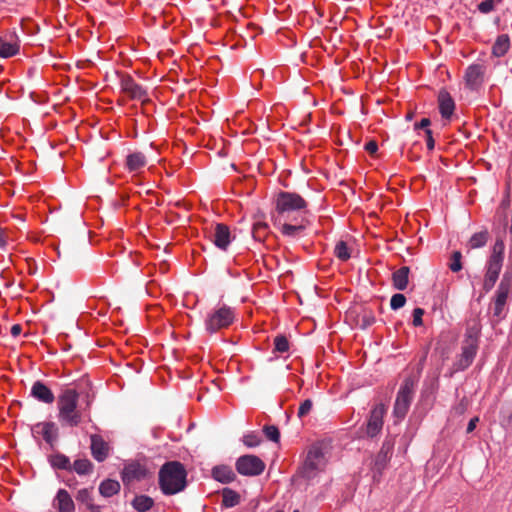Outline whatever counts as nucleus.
Instances as JSON below:
<instances>
[{"mask_svg":"<svg viewBox=\"0 0 512 512\" xmlns=\"http://www.w3.org/2000/svg\"><path fill=\"white\" fill-rule=\"evenodd\" d=\"M186 470L177 461L165 463L159 471V486L163 494L174 495L186 487Z\"/></svg>","mask_w":512,"mask_h":512,"instance_id":"1","label":"nucleus"},{"mask_svg":"<svg viewBox=\"0 0 512 512\" xmlns=\"http://www.w3.org/2000/svg\"><path fill=\"white\" fill-rule=\"evenodd\" d=\"M307 202L297 193L280 192L275 200V221L290 220L293 217H305Z\"/></svg>","mask_w":512,"mask_h":512,"instance_id":"2","label":"nucleus"},{"mask_svg":"<svg viewBox=\"0 0 512 512\" xmlns=\"http://www.w3.org/2000/svg\"><path fill=\"white\" fill-rule=\"evenodd\" d=\"M78 393L68 389L63 392L58 401L59 420L69 426H77L81 422V412L77 407Z\"/></svg>","mask_w":512,"mask_h":512,"instance_id":"3","label":"nucleus"},{"mask_svg":"<svg viewBox=\"0 0 512 512\" xmlns=\"http://www.w3.org/2000/svg\"><path fill=\"white\" fill-rule=\"evenodd\" d=\"M235 320V311L233 308L222 305L211 311L205 320L206 330L215 333L219 330L228 328Z\"/></svg>","mask_w":512,"mask_h":512,"instance_id":"4","label":"nucleus"},{"mask_svg":"<svg viewBox=\"0 0 512 512\" xmlns=\"http://www.w3.org/2000/svg\"><path fill=\"white\" fill-rule=\"evenodd\" d=\"M327 464V456L324 449L318 445H312L301 468V473L306 478H313L322 471Z\"/></svg>","mask_w":512,"mask_h":512,"instance_id":"5","label":"nucleus"},{"mask_svg":"<svg viewBox=\"0 0 512 512\" xmlns=\"http://www.w3.org/2000/svg\"><path fill=\"white\" fill-rule=\"evenodd\" d=\"M511 292L512 280L507 275H504L503 279L501 280L497 288L493 302L490 306L493 322L498 323L505 317V306L507 304V300Z\"/></svg>","mask_w":512,"mask_h":512,"instance_id":"6","label":"nucleus"},{"mask_svg":"<svg viewBox=\"0 0 512 512\" xmlns=\"http://www.w3.org/2000/svg\"><path fill=\"white\" fill-rule=\"evenodd\" d=\"M415 384L416 380L413 377H408L400 387L394 405V414L399 419L404 418L408 412L413 398Z\"/></svg>","mask_w":512,"mask_h":512,"instance_id":"7","label":"nucleus"},{"mask_svg":"<svg viewBox=\"0 0 512 512\" xmlns=\"http://www.w3.org/2000/svg\"><path fill=\"white\" fill-rule=\"evenodd\" d=\"M121 92L131 100L145 102L148 100L147 91L138 84L130 75L123 74L120 77Z\"/></svg>","mask_w":512,"mask_h":512,"instance_id":"8","label":"nucleus"},{"mask_svg":"<svg viewBox=\"0 0 512 512\" xmlns=\"http://www.w3.org/2000/svg\"><path fill=\"white\" fill-rule=\"evenodd\" d=\"M265 468L264 462L254 455H244L236 462L237 471L246 476L260 475Z\"/></svg>","mask_w":512,"mask_h":512,"instance_id":"9","label":"nucleus"},{"mask_svg":"<svg viewBox=\"0 0 512 512\" xmlns=\"http://www.w3.org/2000/svg\"><path fill=\"white\" fill-rule=\"evenodd\" d=\"M274 225L280 228L284 236L295 237L305 229V217H293L283 221L274 220Z\"/></svg>","mask_w":512,"mask_h":512,"instance_id":"10","label":"nucleus"},{"mask_svg":"<svg viewBox=\"0 0 512 512\" xmlns=\"http://www.w3.org/2000/svg\"><path fill=\"white\" fill-rule=\"evenodd\" d=\"M20 41L15 33H7L0 36V57L10 58L18 54Z\"/></svg>","mask_w":512,"mask_h":512,"instance_id":"11","label":"nucleus"},{"mask_svg":"<svg viewBox=\"0 0 512 512\" xmlns=\"http://www.w3.org/2000/svg\"><path fill=\"white\" fill-rule=\"evenodd\" d=\"M502 266V260L488 258L486 263V273L483 281V289L486 292L490 291L494 287L496 281L498 280Z\"/></svg>","mask_w":512,"mask_h":512,"instance_id":"12","label":"nucleus"},{"mask_svg":"<svg viewBox=\"0 0 512 512\" xmlns=\"http://www.w3.org/2000/svg\"><path fill=\"white\" fill-rule=\"evenodd\" d=\"M385 413L386 408L383 404H378L372 409L366 431L369 437H374L381 431Z\"/></svg>","mask_w":512,"mask_h":512,"instance_id":"13","label":"nucleus"},{"mask_svg":"<svg viewBox=\"0 0 512 512\" xmlns=\"http://www.w3.org/2000/svg\"><path fill=\"white\" fill-rule=\"evenodd\" d=\"M121 474L123 482L130 484L144 479L147 476V469L138 462H131L125 465Z\"/></svg>","mask_w":512,"mask_h":512,"instance_id":"14","label":"nucleus"},{"mask_svg":"<svg viewBox=\"0 0 512 512\" xmlns=\"http://www.w3.org/2000/svg\"><path fill=\"white\" fill-rule=\"evenodd\" d=\"M485 68L480 64L470 65L465 73L466 86L471 90L478 89L484 80Z\"/></svg>","mask_w":512,"mask_h":512,"instance_id":"15","label":"nucleus"},{"mask_svg":"<svg viewBox=\"0 0 512 512\" xmlns=\"http://www.w3.org/2000/svg\"><path fill=\"white\" fill-rule=\"evenodd\" d=\"M147 165V158L142 152H132L126 156L125 168L129 173L140 175Z\"/></svg>","mask_w":512,"mask_h":512,"instance_id":"16","label":"nucleus"},{"mask_svg":"<svg viewBox=\"0 0 512 512\" xmlns=\"http://www.w3.org/2000/svg\"><path fill=\"white\" fill-rule=\"evenodd\" d=\"M438 108L443 119H451L455 110V102L450 93L445 89L439 91Z\"/></svg>","mask_w":512,"mask_h":512,"instance_id":"17","label":"nucleus"},{"mask_svg":"<svg viewBox=\"0 0 512 512\" xmlns=\"http://www.w3.org/2000/svg\"><path fill=\"white\" fill-rule=\"evenodd\" d=\"M91 453L95 460L103 462L109 455V444L99 435H91Z\"/></svg>","mask_w":512,"mask_h":512,"instance_id":"18","label":"nucleus"},{"mask_svg":"<svg viewBox=\"0 0 512 512\" xmlns=\"http://www.w3.org/2000/svg\"><path fill=\"white\" fill-rule=\"evenodd\" d=\"M210 237L212 242L221 250H226L231 242L230 230L224 224H217Z\"/></svg>","mask_w":512,"mask_h":512,"instance_id":"19","label":"nucleus"},{"mask_svg":"<svg viewBox=\"0 0 512 512\" xmlns=\"http://www.w3.org/2000/svg\"><path fill=\"white\" fill-rule=\"evenodd\" d=\"M32 432L41 436L47 443H52L57 437V427L53 422H42L34 425Z\"/></svg>","mask_w":512,"mask_h":512,"instance_id":"20","label":"nucleus"},{"mask_svg":"<svg viewBox=\"0 0 512 512\" xmlns=\"http://www.w3.org/2000/svg\"><path fill=\"white\" fill-rule=\"evenodd\" d=\"M53 506L59 512H74L75 511L74 501L72 500L69 493L64 489H60L57 492V495L55 496V498L53 500Z\"/></svg>","mask_w":512,"mask_h":512,"instance_id":"21","label":"nucleus"},{"mask_svg":"<svg viewBox=\"0 0 512 512\" xmlns=\"http://www.w3.org/2000/svg\"><path fill=\"white\" fill-rule=\"evenodd\" d=\"M31 394L38 399L39 401H42L44 403H52L54 401V395L52 391L43 383L36 382L32 386Z\"/></svg>","mask_w":512,"mask_h":512,"instance_id":"22","label":"nucleus"},{"mask_svg":"<svg viewBox=\"0 0 512 512\" xmlns=\"http://www.w3.org/2000/svg\"><path fill=\"white\" fill-rule=\"evenodd\" d=\"M409 268L403 266L396 270L392 275V282L394 288L397 290H405L408 286Z\"/></svg>","mask_w":512,"mask_h":512,"instance_id":"23","label":"nucleus"},{"mask_svg":"<svg viewBox=\"0 0 512 512\" xmlns=\"http://www.w3.org/2000/svg\"><path fill=\"white\" fill-rule=\"evenodd\" d=\"M510 48V39L506 34L499 35L492 47V54L496 57L504 56Z\"/></svg>","mask_w":512,"mask_h":512,"instance_id":"24","label":"nucleus"},{"mask_svg":"<svg viewBox=\"0 0 512 512\" xmlns=\"http://www.w3.org/2000/svg\"><path fill=\"white\" fill-rule=\"evenodd\" d=\"M212 475L215 480L222 483H229L234 480L235 474L229 466H217L212 470Z\"/></svg>","mask_w":512,"mask_h":512,"instance_id":"25","label":"nucleus"},{"mask_svg":"<svg viewBox=\"0 0 512 512\" xmlns=\"http://www.w3.org/2000/svg\"><path fill=\"white\" fill-rule=\"evenodd\" d=\"M119 491L120 483L116 480L106 479L99 486V493L105 498L112 497L118 494Z\"/></svg>","mask_w":512,"mask_h":512,"instance_id":"26","label":"nucleus"},{"mask_svg":"<svg viewBox=\"0 0 512 512\" xmlns=\"http://www.w3.org/2000/svg\"><path fill=\"white\" fill-rule=\"evenodd\" d=\"M77 501L85 504L90 512H100V506L93 503L92 491L89 489H81L76 495Z\"/></svg>","mask_w":512,"mask_h":512,"instance_id":"27","label":"nucleus"},{"mask_svg":"<svg viewBox=\"0 0 512 512\" xmlns=\"http://www.w3.org/2000/svg\"><path fill=\"white\" fill-rule=\"evenodd\" d=\"M352 246L348 244L346 241H339L336 243L334 248V255L340 260V261H348L352 256Z\"/></svg>","mask_w":512,"mask_h":512,"instance_id":"28","label":"nucleus"},{"mask_svg":"<svg viewBox=\"0 0 512 512\" xmlns=\"http://www.w3.org/2000/svg\"><path fill=\"white\" fill-rule=\"evenodd\" d=\"M154 505V500L147 495H138L132 501V506L138 512H146Z\"/></svg>","mask_w":512,"mask_h":512,"instance_id":"29","label":"nucleus"},{"mask_svg":"<svg viewBox=\"0 0 512 512\" xmlns=\"http://www.w3.org/2000/svg\"><path fill=\"white\" fill-rule=\"evenodd\" d=\"M240 496L237 492L225 488L222 492V504L227 507L231 508L236 506L239 503Z\"/></svg>","mask_w":512,"mask_h":512,"instance_id":"30","label":"nucleus"},{"mask_svg":"<svg viewBox=\"0 0 512 512\" xmlns=\"http://www.w3.org/2000/svg\"><path fill=\"white\" fill-rule=\"evenodd\" d=\"M487 240L488 233L486 231H481L471 236L468 245L471 249L481 248L486 244Z\"/></svg>","mask_w":512,"mask_h":512,"instance_id":"31","label":"nucleus"},{"mask_svg":"<svg viewBox=\"0 0 512 512\" xmlns=\"http://www.w3.org/2000/svg\"><path fill=\"white\" fill-rule=\"evenodd\" d=\"M50 463L54 468L71 470L70 460L63 454H56L51 456Z\"/></svg>","mask_w":512,"mask_h":512,"instance_id":"32","label":"nucleus"},{"mask_svg":"<svg viewBox=\"0 0 512 512\" xmlns=\"http://www.w3.org/2000/svg\"><path fill=\"white\" fill-rule=\"evenodd\" d=\"M71 469L76 471L79 475H86L92 470V463L88 459H78L73 463Z\"/></svg>","mask_w":512,"mask_h":512,"instance_id":"33","label":"nucleus"},{"mask_svg":"<svg viewBox=\"0 0 512 512\" xmlns=\"http://www.w3.org/2000/svg\"><path fill=\"white\" fill-rule=\"evenodd\" d=\"M505 244L501 239H497L492 247L489 259L504 260Z\"/></svg>","mask_w":512,"mask_h":512,"instance_id":"34","label":"nucleus"},{"mask_svg":"<svg viewBox=\"0 0 512 512\" xmlns=\"http://www.w3.org/2000/svg\"><path fill=\"white\" fill-rule=\"evenodd\" d=\"M480 330L477 327L469 328L466 333V342L469 345V349L476 350L477 349V341L479 337Z\"/></svg>","mask_w":512,"mask_h":512,"instance_id":"35","label":"nucleus"},{"mask_svg":"<svg viewBox=\"0 0 512 512\" xmlns=\"http://www.w3.org/2000/svg\"><path fill=\"white\" fill-rule=\"evenodd\" d=\"M290 348L289 341L286 336L278 335L274 338L273 352H287Z\"/></svg>","mask_w":512,"mask_h":512,"instance_id":"36","label":"nucleus"},{"mask_svg":"<svg viewBox=\"0 0 512 512\" xmlns=\"http://www.w3.org/2000/svg\"><path fill=\"white\" fill-rule=\"evenodd\" d=\"M268 232V225L264 222H256L253 225V236L256 239H262Z\"/></svg>","mask_w":512,"mask_h":512,"instance_id":"37","label":"nucleus"},{"mask_svg":"<svg viewBox=\"0 0 512 512\" xmlns=\"http://www.w3.org/2000/svg\"><path fill=\"white\" fill-rule=\"evenodd\" d=\"M462 255L459 251H455L450 259L449 268L453 272H458L462 269L461 263Z\"/></svg>","mask_w":512,"mask_h":512,"instance_id":"38","label":"nucleus"},{"mask_svg":"<svg viewBox=\"0 0 512 512\" xmlns=\"http://www.w3.org/2000/svg\"><path fill=\"white\" fill-rule=\"evenodd\" d=\"M406 303V297L403 294L397 293L391 297L390 306L393 310L402 308Z\"/></svg>","mask_w":512,"mask_h":512,"instance_id":"39","label":"nucleus"},{"mask_svg":"<svg viewBox=\"0 0 512 512\" xmlns=\"http://www.w3.org/2000/svg\"><path fill=\"white\" fill-rule=\"evenodd\" d=\"M243 442L248 447H256L261 443V438L255 433H250L243 437Z\"/></svg>","mask_w":512,"mask_h":512,"instance_id":"40","label":"nucleus"},{"mask_svg":"<svg viewBox=\"0 0 512 512\" xmlns=\"http://www.w3.org/2000/svg\"><path fill=\"white\" fill-rule=\"evenodd\" d=\"M12 239L11 231L8 228H0V248L5 249Z\"/></svg>","mask_w":512,"mask_h":512,"instance_id":"41","label":"nucleus"},{"mask_svg":"<svg viewBox=\"0 0 512 512\" xmlns=\"http://www.w3.org/2000/svg\"><path fill=\"white\" fill-rule=\"evenodd\" d=\"M424 309L422 308H415L412 313V324L415 327H420L423 325V315H424Z\"/></svg>","mask_w":512,"mask_h":512,"instance_id":"42","label":"nucleus"},{"mask_svg":"<svg viewBox=\"0 0 512 512\" xmlns=\"http://www.w3.org/2000/svg\"><path fill=\"white\" fill-rule=\"evenodd\" d=\"M264 433L266 437L274 442H278L280 433L277 427L275 426H265Z\"/></svg>","mask_w":512,"mask_h":512,"instance_id":"43","label":"nucleus"},{"mask_svg":"<svg viewBox=\"0 0 512 512\" xmlns=\"http://www.w3.org/2000/svg\"><path fill=\"white\" fill-rule=\"evenodd\" d=\"M312 409V402L311 400L307 399L304 402L301 403L299 409H298V416L300 418L306 416L309 414V412Z\"/></svg>","mask_w":512,"mask_h":512,"instance_id":"44","label":"nucleus"},{"mask_svg":"<svg viewBox=\"0 0 512 512\" xmlns=\"http://www.w3.org/2000/svg\"><path fill=\"white\" fill-rule=\"evenodd\" d=\"M495 0H485L478 5V9L482 13H489L494 9Z\"/></svg>","mask_w":512,"mask_h":512,"instance_id":"45","label":"nucleus"},{"mask_svg":"<svg viewBox=\"0 0 512 512\" xmlns=\"http://www.w3.org/2000/svg\"><path fill=\"white\" fill-rule=\"evenodd\" d=\"M425 137H426V146L428 150H433L435 147V141L432 135V131L430 129H426L425 131Z\"/></svg>","mask_w":512,"mask_h":512,"instance_id":"46","label":"nucleus"},{"mask_svg":"<svg viewBox=\"0 0 512 512\" xmlns=\"http://www.w3.org/2000/svg\"><path fill=\"white\" fill-rule=\"evenodd\" d=\"M430 119L429 118H423L419 123H415L414 128L415 130L418 129H429L430 126Z\"/></svg>","mask_w":512,"mask_h":512,"instance_id":"47","label":"nucleus"},{"mask_svg":"<svg viewBox=\"0 0 512 512\" xmlns=\"http://www.w3.org/2000/svg\"><path fill=\"white\" fill-rule=\"evenodd\" d=\"M365 150L369 153V154H374L377 152L378 150V145L375 141H370L368 143H366L365 145Z\"/></svg>","mask_w":512,"mask_h":512,"instance_id":"48","label":"nucleus"},{"mask_svg":"<svg viewBox=\"0 0 512 512\" xmlns=\"http://www.w3.org/2000/svg\"><path fill=\"white\" fill-rule=\"evenodd\" d=\"M479 422V418L478 417H473L469 423H468V426H467V433H471L475 430L476 426H477V423Z\"/></svg>","mask_w":512,"mask_h":512,"instance_id":"49","label":"nucleus"},{"mask_svg":"<svg viewBox=\"0 0 512 512\" xmlns=\"http://www.w3.org/2000/svg\"><path fill=\"white\" fill-rule=\"evenodd\" d=\"M10 332L13 337H18L22 333V326L20 324H15L11 327Z\"/></svg>","mask_w":512,"mask_h":512,"instance_id":"50","label":"nucleus"},{"mask_svg":"<svg viewBox=\"0 0 512 512\" xmlns=\"http://www.w3.org/2000/svg\"><path fill=\"white\" fill-rule=\"evenodd\" d=\"M464 355V360H465V363L466 365H469L472 360H473V354H470V353H467V354H463Z\"/></svg>","mask_w":512,"mask_h":512,"instance_id":"51","label":"nucleus"},{"mask_svg":"<svg viewBox=\"0 0 512 512\" xmlns=\"http://www.w3.org/2000/svg\"><path fill=\"white\" fill-rule=\"evenodd\" d=\"M14 218L19 219L20 221H24V218L20 215H12Z\"/></svg>","mask_w":512,"mask_h":512,"instance_id":"52","label":"nucleus"},{"mask_svg":"<svg viewBox=\"0 0 512 512\" xmlns=\"http://www.w3.org/2000/svg\"><path fill=\"white\" fill-rule=\"evenodd\" d=\"M374 321V318L373 317H370L369 320H367V325L371 324L372 322Z\"/></svg>","mask_w":512,"mask_h":512,"instance_id":"53","label":"nucleus"},{"mask_svg":"<svg viewBox=\"0 0 512 512\" xmlns=\"http://www.w3.org/2000/svg\"><path fill=\"white\" fill-rule=\"evenodd\" d=\"M508 205H509V203H508V202H505V201H503V202H502V206H503L504 208H507V207H508Z\"/></svg>","mask_w":512,"mask_h":512,"instance_id":"54","label":"nucleus"},{"mask_svg":"<svg viewBox=\"0 0 512 512\" xmlns=\"http://www.w3.org/2000/svg\"><path fill=\"white\" fill-rule=\"evenodd\" d=\"M294 512H299L298 510H295Z\"/></svg>","mask_w":512,"mask_h":512,"instance_id":"55","label":"nucleus"}]
</instances>
